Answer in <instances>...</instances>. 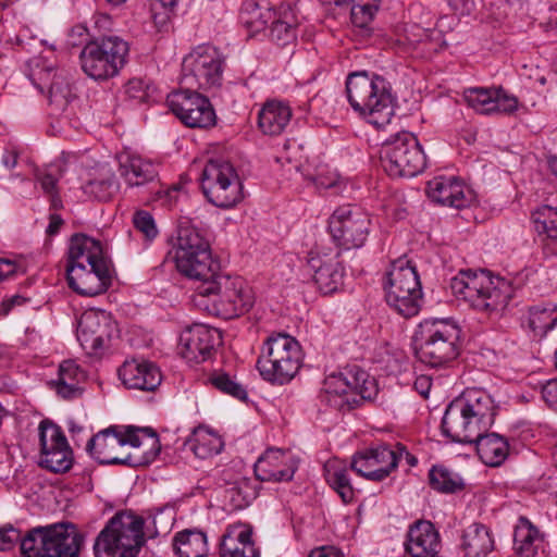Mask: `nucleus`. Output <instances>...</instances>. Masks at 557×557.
<instances>
[{"label": "nucleus", "instance_id": "5", "mask_svg": "<svg viewBox=\"0 0 557 557\" xmlns=\"http://www.w3.org/2000/svg\"><path fill=\"white\" fill-rule=\"evenodd\" d=\"M495 416L496 406L490 394L479 388L467 389L447 406L442 431L453 442L472 444L479 432L493 425Z\"/></svg>", "mask_w": 557, "mask_h": 557}, {"label": "nucleus", "instance_id": "44", "mask_svg": "<svg viewBox=\"0 0 557 557\" xmlns=\"http://www.w3.org/2000/svg\"><path fill=\"white\" fill-rule=\"evenodd\" d=\"M529 327L535 336H544L557 323V308L553 305H536L530 308Z\"/></svg>", "mask_w": 557, "mask_h": 557}, {"label": "nucleus", "instance_id": "57", "mask_svg": "<svg viewBox=\"0 0 557 557\" xmlns=\"http://www.w3.org/2000/svg\"><path fill=\"white\" fill-rule=\"evenodd\" d=\"M1 163L8 170L13 169L17 163V152L14 149H4L1 154Z\"/></svg>", "mask_w": 557, "mask_h": 557}, {"label": "nucleus", "instance_id": "7", "mask_svg": "<svg viewBox=\"0 0 557 557\" xmlns=\"http://www.w3.org/2000/svg\"><path fill=\"white\" fill-rule=\"evenodd\" d=\"M450 288L454 295L467 301L474 310L490 317L500 314L512 297V287L508 281L491 276L485 271H460L451 278Z\"/></svg>", "mask_w": 557, "mask_h": 557}, {"label": "nucleus", "instance_id": "29", "mask_svg": "<svg viewBox=\"0 0 557 557\" xmlns=\"http://www.w3.org/2000/svg\"><path fill=\"white\" fill-rule=\"evenodd\" d=\"M466 186L456 177H435L428 184V195L432 201L453 208H463L469 203Z\"/></svg>", "mask_w": 557, "mask_h": 557}, {"label": "nucleus", "instance_id": "26", "mask_svg": "<svg viewBox=\"0 0 557 557\" xmlns=\"http://www.w3.org/2000/svg\"><path fill=\"white\" fill-rule=\"evenodd\" d=\"M297 469L293 456L282 449L267 450L255 465V474L262 482L290 481Z\"/></svg>", "mask_w": 557, "mask_h": 557}, {"label": "nucleus", "instance_id": "53", "mask_svg": "<svg viewBox=\"0 0 557 557\" xmlns=\"http://www.w3.org/2000/svg\"><path fill=\"white\" fill-rule=\"evenodd\" d=\"M307 557H344L334 546H320L312 549Z\"/></svg>", "mask_w": 557, "mask_h": 557}, {"label": "nucleus", "instance_id": "23", "mask_svg": "<svg viewBox=\"0 0 557 557\" xmlns=\"http://www.w3.org/2000/svg\"><path fill=\"white\" fill-rule=\"evenodd\" d=\"M350 468L368 480L380 482L397 468V457L391 445L380 444L366 451L356 453Z\"/></svg>", "mask_w": 557, "mask_h": 557}, {"label": "nucleus", "instance_id": "32", "mask_svg": "<svg viewBox=\"0 0 557 557\" xmlns=\"http://www.w3.org/2000/svg\"><path fill=\"white\" fill-rule=\"evenodd\" d=\"M472 444L475 445L482 462L490 467L500 466L509 453L507 440L497 433L483 434V432H479Z\"/></svg>", "mask_w": 557, "mask_h": 557}, {"label": "nucleus", "instance_id": "35", "mask_svg": "<svg viewBox=\"0 0 557 557\" xmlns=\"http://www.w3.org/2000/svg\"><path fill=\"white\" fill-rule=\"evenodd\" d=\"M185 446L196 457L207 459L221 453L224 442L221 436L205 426L194 429L193 434L185 442Z\"/></svg>", "mask_w": 557, "mask_h": 557}, {"label": "nucleus", "instance_id": "37", "mask_svg": "<svg viewBox=\"0 0 557 557\" xmlns=\"http://www.w3.org/2000/svg\"><path fill=\"white\" fill-rule=\"evenodd\" d=\"M296 17L288 7H281L275 11L268 27L269 36L278 46H285L296 38Z\"/></svg>", "mask_w": 557, "mask_h": 557}, {"label": "nucleus", "instance_id": "52", "mask_svg": "<svg viewBox=\"0 0 557 557\" xmlns=\"http://www.w3.org/2000/svg\"><path fill=\"white\" fill-rule=\"evenodd\" d=\"M542 395L548 405H557V379L549 380L543 386Z\"/></svg>", "mask_w": 557, "mask_h": 557}, {"label": "nucleus", "instance_id": "45", "mask_svg": "<svg viewBox=\"0 0 557 557\" xmlns=\"http://www.w3.org/2000/svg\"><path fill=\"white\" fill-rule=\"evenodd\" d=\"M534 228L539 234H545L548 238H557V209L550 206H542L532 213Z\"/></svg>", "mask_w": 557, "mask_h": 557}, {"label": "nucleus", "instance_id": "1", "mask_svg": "<svg viewBox=\"0 0 557 557\" xmlns=\"http://www.w3.org/2000/svg\"><path fill=\"white\" fill-rule=\"evenodd\" d=\"M177 271L197 285L195 306L224 318L238 317L253 304L251 290L242 277L220 273L209 243L191 226H181L173 244Z\"/></svg>", "mask_w": 557, "mask_h": 557}, {"label": "nucleus", "instance_id": "64", "mask_svg": "<svg viewBox=\"0 0 557 557\" xmlns=\"http://www.w3.org/2000/svg\"><path fill=\"white\" fill-rule=\"evenodd\" d=\"M549 166L552 171L557 175V158L549 160Z\"/></svg>", "mask_w": 557, "mask_h": 557}, {"label": "nucleus", "instance_id": "41", "mask_svg": "<svg viewBox=\"0 0 557 557\" xmlns=\"http://www.w3.org/2000/svg\"><path fill=\"white\" fill-rule=\"evenodd\" d=\"M173 546L180 557H206L208 553L207 536L201 531L177 533Z\"/></svg>", "mask_w": 557, "mask_h": 557}, {"label": "nucleus", "instance_id": "49", "mask_svg": "<svg viewBox=\"0 0 557 557\" xmlns=\"http://www.w3.org/2000/svg\"><path fill=\"white\" fill-rule=\"evenodd\" d=\"M133 223L147 240H152L159 233L154 220L148 211L139 210L135 212Z\"/></svg>", "mask_w": 557, "mask_h": 557}, {"label": "nucleus", "instance_id": "17", "mask_svg": "<svg viewBox=\"0 0 557 557\" xmlns=\"http://www.w3.org/2000/svg\"><path fill=\"white\" fill-rule=\"evenodd\" d=\"M369 215L357 206L338 207L329 219V231L334 243L345 249L364 245L370 232Z\"/></svg>", "mask_w": 557, "mask_h": 557}, {"label": "nucleus", "instance_id": "54", "mask_svg": "<svg viewBox=\"0 0 557 557\" xmlns=\"http://www.w3.org/2000/svg\"><path fill=\"white\" fill-rule=\"evenodd\" d=\"M450 5L460 15H469L475 8L473 0H450Z\"/></svg>", "mask_w": 557, "mask_h": 557}, {"label": "nucleus", "instance_id": "30", "mask_svg": "<svg viewBox=\"0 0 557 557\" xmlns=\"http://www.w3.org/2000/svg\"><path fill=\"white\" fill-rule=\"evenodd\" d=\"M293 116L292 108L281 100L265 101L258 113V127L262 134L278 136L289 125Z\"/></svg>", "mask_w": 557, "mask_h": 557}, {"label": "nucleus", "instance_id": "51", "mask_svg": "<svg viewBox=\"0 0 557 557\" xmlns=\"http://www.w3.org/2000/svg\"><path fill=\"white\" fill-rule=\"evenodd\" d=\"M37 181L39 182L42 190L47 195H51L57 193V182L58 180L51 173H40L37 175Z\"/></svg>", "mask_w": 557, "mask_h": 557}, {"label": "nucleus", "instance_id": "4", "mask_svg": "<svg viewBox=\"0 0 557 557\" xmlns=\"http://www.w3.org/2000/svg\"><path fill=\"white\" fill-rule=\"evenodd\" d=\"M69 286L83 296H96L108 288L111 274L99 240L85 234L71 236L67 251Z\"/></svg>", "mask_w": 557, "mask_h": 557}, {"label": "nucleus", "instance_id": "12", "mask_svg": "<svg viewBox=\"0 0 557 557\" xmlns=\"http://www.w3.org/2000/svg\"><path fill=\"white\" fill-rule=\"evenodd\" d=\"M387 305L405 318L420 311L422 287L416 267L407 259L392 262L383 283Z\"/></svg>", "mask_w": 557, "mask_h": 557}, {"label": "nucleus", "instance_id": "39", "mask_svg": "<svg viewBox=\"0 0 557 557\" xmlns=\"http://www.w3.org/2000/svg\"><path fill=\"white\" fill-rule=\"evenodd\" d=\"M120 184L110 168L102 166L96 176L84 186V193L99 201L110 200L119 190Z\"/></svg>", "mask_w": 557, "mask_h": 557}, {"label": "nucleus", "instance_id": "6", "mask_svg": "<svg viewBox=\"0 0 557 557\" xmlns=\"http://www.w3.org/2000/svg\"><path fill=\"white\" fill-rule=\"evenodd\" d=\"M346 94L354 111L377 128L389 124L395 114L391 85L382 76L351 73L346 79Z\"/></svg>", "mask_w": 557, "mask_h": 557}, {"label": "nucleus", "instance_id": "22", "mask_svg": "<svg viewBox=\"0 0 557 557\" xmlns=\"http://www.w3.org/2000/svg\"><path fill=\"white\" fill-rule=\"evenodd\" d=\"M339 258V251L314 250L308 255V268L313 273L315 285L324 295L337 292L343 285L345 270Z\"/></svg>", "mask_w": 557, "mask_h": 557}, {"label": "nucleus", "instance_id": "38", "mask_svg": "<svg viewBox=\"0 0 557 557\" xmlns=\"http://www.w3.org/2000/svg\"><path fill=\"white\" fill-rule=\"evenodd\" d=\"M275 11L261 7L257 0H245L240 9L239 18L242 24L251 34H258L268 28L272 17H275Z\"/></svg>", "mask_w": 557, "mask_h": 557}, {"label": "nucleus", "instance_id": "36", "mask_svg": "<svg viewBox=\"0 0 557 557\" xmlns=\"http://www.w3.org/2000/svg\"><path fill=\"white\" fill-rule=\"evenodd\" d=\"M49 101L52 112L70 119L75 114L76 96L69 82L54 75L49 88Z\"/></svg>", "mask_w": 557, "mask_h": 557}, {"label": "nucleus", "instance_id": "20", "mask_svg": "<svg viewBox=\"0 0 557 557\" xmlns=\"http://www.w3.org/2000/svg\"><path fill=\"white\" fill-rule=\"evenodd\" d=\"M221 343L222 336L218 329L194 324L181 333L178 351L187 361L199 363L209 359Z\"/></svg>", "mask_w": 557, "mask_h": 557}, {"label": "nucleus", "instance_id": "10", "mask_svg": "<svg viewBox=\"0 0 557 557\" xmlns=\"http://www.w3.org/2000/svg\"><path fill=\"white\" fill-rule=\"evenodd\" d=\"M144 544V519L131 511H121L96 537L94 553L95 557H136Z\"/></svg>", "mask_w": 557, "mask_h": 557}, {"label": "nucleus", "instance_id": "21", "mask_svg": "<svg viewBox=\"0 0 557 557\" xmlns=\"http://www.w3.org/2000/svg\"><path fill=\"white\" fill-rule=\"evenodd\" d=\"M119 172L128 187L145 188L150 195L161 194L158 165L140 156L119 154Z\"/></svg>", "mask_w": 557, "mask_h": 557}, {"label": "nucleus", "instance_id": "25", "mask_svg": "<svg viewBox=\"0 0 557 557\" xmlns=\"http://www.w3.org/2000/svg\"><path fill=\"white\" fill-rule=\"evenodd\" d=\"M119 377L129 389L153 392L162 381L160 369L152 361L133 358L119 368Z\"/></svg>", "mask_w": 557, "mask_h": 557}, {"label": "nucleus", "instance_id": "62", "mask_svg": "<svg viewBox=\"0 0 557 557\" xmlns=\"http://www.w3.org/2000/svg\"><path fill=\"white\" fill-rule=\"evenodd\" d=\"M50 196V202H51V207L55 210L60 209L62 207V201H61V198L59 197L58 195V191L57 193H53Z\"/></svg>", "mask_w": 557, "mask_h": 557}, {"label": "nucleus", "instance_id": "18", "mask_svg": "<svg viewBox=\"0 0 557 557\" xmlns=\"http://www.w3.org/2000/svg\"><path fill=\"white\" fill-rule=\"evenodd\" d=\"M166 103L169 109L188 127L207 128L215 124V112L209 99L195 90L171 92Z\"/></svg>", "mask_w": 557, "mask_h": 557}, {"label": "nucleus", "instance_id": "47", "mask_svg": "<svg viewBox=\"0 0 557 557\" xmlns=\"http://www.w3.org/2000/svg\"><path fill=\"white\" fill-rule=\"evenodd\" d=\"M210 383L220 392L231 395L238 400L247 399L246 388L225 372H214L209 377Z\"/></svg>", "mask_w": 557, "mask_h": 557}, {"label": "nucleus", "instance_id": "33", "mask_svg": "<svg viewBox=\"0 0 557 557\" xmlns=\"http://www.w3.org/2000/svg\"><path fill=\"white\" fill-rule=\"evenodd\" d=\"M85 380V372L73 360H64L59 366L57 380L51 381L57 394L64 399L81 395L79 383Z\"/></svg>", "mask_w": 557, "mask_h": 557}, {"label": "nucleus", "instance_id": "14", "mask_svg": "<svg viewBox=\"0 0 557 557\" xmlns=\"http://www.w3.org/2000/svg\"><path fill=\"white\" fill-rule=\"evenodd\" d=\"M381 161L385 172L392 177H413L426 165L419 140L409 132L397 133L383 143Z\"/></svg>", "mask_w": 557, "mask_h": 557}, {"label": "nucleus", "instance_id": "3", "mask_svg": "<svg viewBox=\"0 0 557 557\" xmlns=\"http://www.w3.org/2000/svg\"><path fill=\"white\" fill-rule=\"evenodd\" d=\"M17 542L23 557H78L84 535L72 522L35 527L24 536L11 524L0 528V552L10 550Z\"/></svg>", "mask_w": 557, "mask_h": 557}, {"label": "nucleus", "instance_id": "61", "mask_svg": "<svg viewBox=\"0 0 557 557\" xmlns=\"http://www.w3.org/2000/svg\"><path fill=\"white\" fill-rule=\"evenodd\" d=\"M313 182L318 187L324 189L332 188L336 185V178L334 177L323 178L322 176H319L315 177Z\"/></svg>", "mask_w": 557, "mask_h": 557}, {"label": "nucleus", "instance_id": "56", "mask_svg": "<svg viewBox=\"0 0 557 557\" xmlns=\"http://www.w3.org/2000/svg\"><path fill=\"white\" fill-rule=\"evenodd\" d=\"M16 270L17 265L14 261L0 258V282L13 276Z\"/></svg>", "mask_w": 557, "mask_h": 557}, {"label": "nucleus", "instance_id": "31", "mask_svg": "<svg viewBox=\"0 0 557 557\" xmlns=\"http://www.w3.org/2000/svg\"><path fill=\"white\" fill-rule=\"evenodd\" d=\"M221 557H257L258 550L248 528L231 527L223 534L220 543Z\"/></svg>", "mask_w": 557, "mask_h": 557}, {"label": "nucleus", "instance_id": "50", "mask_svg": "<svg viewBox=\"0 0 557 557\" xmlns=\"http://www.w3.org/2000/svg\"><path fill=\"white\" fill-rule=\"evenodd\" d=\"M247 488L248 483L243 482L239 485L233 486L227 490V493L230 494L231 499L236 507L242 508L244 506H247L250 503V500L256 497V493H247Z\"/></svg>", "mask_w": 557, "mask_h": 557}, {"label": "nucleus", "instance_id": "60", "mask_svg": "<svg viewBox=\"0 0 557 557\" xmlns=\"http://www.w3.org/2000/svg\"><path fill=\"white\" fill-rule=\"evenodd\" d=\"M430 386H431L430 380L424 376L417 379L414 382V388L423 397H428Z\"/></svg>", "mask_w": 557, "mask_h": 557}, {"label": "nucleus", "instance_id": "27", "mask_svg": "<svg viewBox=\"0 0 557 557\" xmlns=\"http://www.w3.org/2000/svg\"><path fill=\"white\" fill-rule=\"evenodd\" d=\"M112 325L104 312H84L77 325V339L85 349L98 350L107 346Z\"/></svg>", "mask_w": 557, "mask_h": 557}, {"label": "nucleus", "instance_id": "34", "mask_svg": "<svg viewBox=\"0 0 557 557\" xmlns=\"http://www.w3.org/2000/svg\"><path fill=\"white\" fill-rule=\"evenodd\" d=\"M462 549L466 557H486L494 549L491 531L480 523L470 524L462 535Z\"/></svg>", "mask_w": 557, "mask_h": 557}, {"label": "nucleus", "instance_id": "63", "mask_svg": "<svg viewBox=\"0 0 557 557\" xmlns=\"http://www.w3.org/2000/svg\"><path fill=\"white\" fill-rule=\"evenodd\" d=\"M350 0H321V2L325 5H336V7H339V5H343V4H346L348 3Z\"/></svg>", "mask_w": 557, "mask_h": 557}, {"label": "nucleus", "instance_id": "8", "mask_svg": "<svg viewBox=\"0 0 557 557\" xmlns=\"http://www.w3.org/2000/svg\"><path fill=\"white\" fill-rule=\"evenodd\" d=\"M461 330L447 319H425L414 334L418 359L432 367L442 368L451 363L460 352Z\"/></svg>", "mask_w": 557, "mask_h": 557}, {"label": "nucleus", "instance_id": "58", "mask_svg": "<svg viewBox=\"0 0 557 557\" xmlns=\"http://www.w3.org/2000/svg\"><path fill=\"white\" fill-rule=\"evenodd\" d=\"M63 224V220L59 214H51L49 225L47 227V234L52 236L55 235Z\"/></svg>", "mask_w": 557, "mask_h": 557}, {"label": "nucleus", "instance_id": "55", "mask_svg": "<svg viewBox=\"0 0 557 557\" xmlns=\"http://www.w3.org/2000/svg\"><path fill=\"white\" fill-rule=\"evenodd\" d=\"M393 451L395 453V456L397 457V465L399 463V461L405 458L407 463L410 466V467H413L417 465L418 462V459L411 455L407 449L406 447L400 444V443H397L394 448H393Z\"/></svg>", "mask_w": 557, "mask_h": 557}, {"label": "nucleus", "instance_id": "48", "mask_svg": "<svg viewBox=\"0 0 557 557\" xmlns=\"http://www.w3.org/2000/svg\"><path fill=\"white\" fill-rule=\"evenodd\" d=\"M153 89L141 78H132L125 86V94L138 103H148L152 97Z\"/></svg>", "mask_w": 557, "mask_h": 557}, {"label": "nucleus", "instance_id": "9", "mask_svg": "<svg viewBox=\"0 0 557 557\" xmlns=\"http://www.w3.org/2000/svg\"><path fill=\"white\" fill-rule=\"evenodd\" d=\"M301 363L302 349L298 341L286 333H276L264 341L257 369L264 381L284 385L294 379Z\"/></svg>", "mask_w": 557, "mask_h": 557}, {"label": "nucleus", "instance_id": "2", "mask_svg": "<svg viewBox=\"0 0 557 557\" xmlns=\"http://www.w3.org/2000/svg\"><path fill=\"white\" fill-rule=\"evenodd\" d=\"M86 449L101 465L136 468L152 463L161 445L151 428L127 426L124 432H117V426H110L94 435Z\"/></svg>", "mask_w": 557, "mask_h": 557}, {"label": "nucleus", "instance_id": "11", "mask_svg": "<svg viewBox=\"0 0 557 557\" xmlns=\"http://www.w3.org/2000/svg\"><path fill=\"white\" fill-rule=\"evenodd\" d=\"M377 391L374 377L358 366H350L325 379L320 399L334 409L346 411L363 400H371Z\"/></svg>", "mask_w": 557, "mask_h": 557}, {"label": "nucleus", "instance_id": "16", "mask_svg": "<svg viewBox=\"0 0 557 557\" xmlns=\"http://www.w3.org/2000/svg\"><path fill=\"white\" fill-rule=\"evenodd\" d=\"M225 59L213 46L200 45L182 61V81L200 89L220 87L223 81Z\"/></svg>", "mask_w": 557, "mask_h": 557}, {"label": "nucleus", "instance_id": "59", "mask_svg": "<svg viewBox=\"0 0 557 557\" xmlns=\"http://www.w3.org/2000/svg\"><path fill=\"white\" fill-rule=\"evenodd\" d=\"M26 301V299L22 296H14L5 301L2 302L1 306V312L3 314H8L9 311L14 307L15 305L20 306L23 305Z\"/></svg>", "mask_w": 557, "mask_h": 557}, {"label": "nucleus", "instance_id": "40", "mask_svg": "<svg viewBox=\"0 0 557 557\" xmlns=\"http://www.w3.org/2000/svg\"><path fill=\"white\" fill-rule=\"evenodd\" d=\"M325 479L329 485L339 495L345 504L351 503L355 491L348 476L345 465L337 460L329 461L324 466Z\"/></svg>", "mask_w": 557, "mask_h": 557}, {"label": "nucleus", "instance_id": "28", "mask_svg": "<svg viewBox=\"0 0 557 557\" xmlns=\"http://www.w3.org/2000/svg\"><path fill=\"white\" fill-rule=\"evenodd\" d=\"M441 547L440 533L428 520L416 521L410 525L405 542L410 557H436Z\"/></svg>", "mask_w": 557, "mask_h": 557}, {"label": "nucleus", "instance_id": "19", "mask_svg": "<svg viewBox=\"0 0 557 557\" xmlns=\"http://www.w3.org/2000/svg\"><path fill=\"white\" fill-rule=\"evenodd\" d=\"M41 447L39 465L53 472L65 473L73 466V451L60 426L42 421L39 425Z\"/></svg>", "mask_w": 557, "mask_h": 557}, {"label": "nucleus", "instance_id": "42", "mask_svg": "<svg viewBox=\"0 0 557 557\" xmlns=\"http://www.w3.org/2000/svg\"><path fill=\"white\" fill-rule=\"evenodd\" d=\"M429 485L442 494H455L465 488L463 479L444 466H433L429 470Z\"/></svg>", "mask_w": 557, "mask_h": 557}, {"label": "nucleus", "instance_id": "24", "mask_svg": "<svg viewBox=\"0 0 557 557\" xmlns=\"http://www.w3.org/2000/svg\"><path fill=\"white\" fill-rule=\"evenodd\" d=\"M463 98L469 107L481 114H511L517 111L519 104L517 97L508 94L502 87L468 88L463 92Z\"/></svg>", "mask_w": 557, "mask_h": 557}, {"label": "nucleus", "instance_id": "13", "mask_svg": "<svg viewBox=\"0 0 557 557\" xmlns=\"http://www.w3.org/2000/svg\"><path fill=\"white\" fill-rule=\"evenodd\" d=\"M128 42L119 36H104L89 41L79 54L81 66L95 81L114 77L127 63Z\"/></svg>", "mask_w": 557, "mask_h": 557}, {"label": "nucleus", "instance_id": "46", "mask_svg": "<svg viewBox=\"0 0 557 557\" xmlns=\"http://www.w3.org/2000/svg\"><path fill=\"white\" fill-rule=\"evenodd\" d=\"M351 11L350 18L356 27L364 28L373 20L377 12L381 0H350Z\"/></svg>", "mask_w": 557, "mask_h": 557}, {"label": "nucleus", "instance_id": "15", "mask_svg": "<svg viewBox=\"0 0 557 557\" xmlns=\"http://www.w3.org/2000/svg\"><path fill=\"white\" fill-rule=\"evenodd\" d=\"M206 198L219 208H231L243 199L242 183L234 166L224 159H210L201 174Z\"/></svg>", "mask_w": 557, "mask_h": 557}, {"label": "nucleus", "instance_id": "43", "mask_svg": "<svg viewBox=\"0 0 557 557\" xmlns=\"http://www.w3.org/2000/svg\"><path fill=\"white\" fill-rule=\"evenodd\" d=\"M540 533L536 527L525 517H520L515 528L513 542L516 552L521 557H533L537 552L535 542L539 540Z\"/></svg>", "mask_w": 557, "mask_h": 557}]
</instances>
